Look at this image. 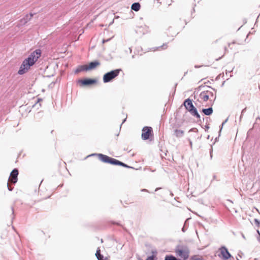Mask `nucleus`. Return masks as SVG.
<instances>
[{
  "label": "nucleus",
  "instance_id": "f257e3e1",
  "mask_svg": "<svg viewBox=\"0 0 260 260\" xmlns=\"http://www.w3.org/2000/svg\"><path fill=\"white\" fill-rule=\"evenodd\" d=\"M42 51L40 49H36L28 56V57L24 59L21 64L20 69L18 72L19 75L25 74L38 60V58L41 56Z\"/></svg>",
  "mask_w": 260,
  "mask_h": 260
},
{
  "label": "nucleus",
  "instance_id": "f03ea898",
  "mask_svg": "<svg viewBox=\"0 0 260 260\" xmlns=\"http://www.w3.org/2000/svg\"><path fill=\"white\" fill-rule=\"evenodd\" d=\"M96 155L98 156L99 159L101 160L102 162H104L105 163L113 165L115 166H120L125 168H132V167H131L127 165L126 164L123 163V162H121L117 159H116L114 158L111 157L110 156H108L106 155L103 154L102 153H99V154H93L92 155Z\"/></svg>",
  "mask_w": 260,
  "mask_h": 260
},
{
  "label": "nucleus",
  "instance_id": "7ed1b4c3",
  "mask_svg": "<svg viewBox=\"0 0 260 260\" xmlns=\"http://www.w3.org/2000/svg\"><path fill=\"white\" fill-rule=\"evenodd\" d=\"M208 87L210 88L211 90H207L202 91L199 94L198 101L201 102V101H203L204 102H206L208 100L212 101L215 100L216 95L213 93L215 90L210 87Z\"/></svg>",
  "mask_w": 260,
  "mask_h": 260
},
{
  "label": "nucleus",
  "instance_id": "20e7f679",
  "mask_svg": "<svg viewBox=\"0 0 260 260\" xmlns=\"http://www.w3.org/2000/svg\"><path fill=\"white\" fill-rule=\"evenodd\" d=\"M176 255L182 258L183 260H186L188 258L189 256V250L188 247L185 245H178L175 249Z\"/></svg>",
  "mask_w": 260,
  "mask_h": 260
},
{
  "label": "nucleus",
  "instance_id": "39448f33",
  "mask_svg": "<svg viewBox=\"0 0 260 260\" xmlns=\"http://www.w3.org/2000/svg\"><path fill=\"white\" fill-rule=\"evenodd\" d=\"M184 106L186 109L194 117L199 119L200 115L198 112V111L193 106L192 101L189 99H187L184 102Z\"/></svg>",
  "mask_w": 260,
  "mask_h": 260
},
{
  "label": "nucleus",
  "instance_id": "423d86ee",
  "mask_svg": "<svg viewBox=\"0 0 260 260\" xmlns=\"http://www.w3.org/2000/svg\"><path fill=\"white\" fill-rule=\"evenodd\" d=\"M121 69H116L106 73L103 76L104 83L110 82L112 79L116 78L119 74Z\"/></svg>",
  "mask_w": 260,
  "mask_h": 260
},
{
  "label": "nucleus",
  "instance_id": "0eeeda50",
  "mask_svg": "<svg viewBox=\"0 0 260 260\" xmlns=\"http://www.w3.org/2000/svg\"><path fill=\"white\" fill-rule=\"evenodd\" d=\"M18 173V170L17 169H14L11 172L9 179V181L7 183V186L9 190L12 191L13 190V188L10 186V184H15L17 182Z\"/></svg>",
  "mask_w": 260,
  "mask_h": 260
},
{
  "label": "nucleus",
  "instance_id": "6e6552de",
  "mask_svg": "<svg viewBox=\"0 0 260 260\" xmlns=\"http://www.w3.org/2000/svg\"><path fill=\"white\" fill-rule=\"evenodd\" d=\"M152 128L151 127L144 126L142 129V139L144 140H148L151 136Z\"/></svg>",
  "mask_w": 260,
  "mask_h": 260
},
{
  "label": "nucleus",
  "instance_id": "1a4fd4ad",
  "mask_svg": "<svg viewBox=\"0 0 260 260\" xmlns=\"http://www.w3.org/2000/svg\"><path fill=\"white\" fill-rule=\"evenodd\" d=\"M78 82L80 83L81 86H88L96 83L97 80L94 79L85 78L79 80Z\"/></svg>",
  "mask_w": 260,
  "mask_h": 260
},
{
  "label": "nucleus",
  "instance_id": "9d476101",
  "mask_svg": "<svg viewBox=\"0 0 260 260\" xmlns=\"http://www.w3.org/2000/svg\"><path fill=\"white\" fill-rule=\"evenodd\" d=\"M217 255L224 260L228 259V249L225 246L221 247L217 251Z\"/></svg>",
  "mask_w": 260,
  "mask_h": 260
},
{
  "label": "nucleus",
  "instance_id": "9b49d317",
  "mask_svg": "<svg viewBox=\"0 0 260 260\" xmlns=\"http://www.w3.org/2000/svg\"><path fill=\"white\" fill-rule=\"evenodd\" d=\"M87 71H88L87 68V65L80 66L75 70V73L78 74L80 72Z\"/></svg>",
  "mask_w": 260,
  "mask_h": 260
},
{
  "label": "nucleus",
  "instance_id": "f8f14e48",
  "mask_svg": "<svg viewBox=\"0 0 260 260\" xmlns=\"http://www.w3.org/2000/svg\"><path fill=\"white\" fill-rule=\"evenodd\" d=\"M100 64V62L98 61H93L90 62L87 66L88 70H90L94 69L96 66Z\"/></svg>",
  "mask_w": 260,
  "mask_h": 260
},
{
  "label": "nucleus",
  "instance_id": "ddd939ff",
  "mask_svg": "<svg viewBox=\"0 0 260 260\" xmlns=\"http://www.w3.org/2000/svg\"><path fill=\"white\" fill-rule=\"evenodd\" d=\"M184 134V132L183 131L180 130V129H175L174 131L173 134L176 137H177L178 138H180L183 136Z\"/></svg>",
  "mask_w": 260,
  "mask_h": 260
},
{
  "label": "nucleus",
  "instance_id": "4468645a",
  "mask_svg": "<svg viewBox=\"0 0 260 260\" xmlns=\"http://www.w3.org/2000/svg\"><path fill=\"white\" fill-rule=\"evenodd\" d=\"M202 112L206 116H210L213 113V109L212 107H209L207 109H203Z\"/></svg>",
  "mask_w": 260,
  "mask_h": 260
},
{
  "label": "nucleus",
  "instance_id": "2eb2a0df",
  "mask_svg": "<svg viewBox=\"0 0 260 260\" xmlns=\"http://www.w3.org/2000/svg\"><path fill=\"white\" fill-rule=\"evenodd\" d=\"M95 255L98 260H108L107 257L104 258V256L101 254V251L99 248L97 249Z\"/></svg>",
  "mask_w": 260,
  "mask_h": 260
},
{
  "label": "nucleus",
  "instance_id": "dca6fc26",
  "mask_svg": "<svg viewBox=\"0 0 260 260\" xmlns=\"http://www.w3.org/2000/svg\"><path fill=\"white\" fill-rule=\"evenodd\" d=\"M32 16L33 15L32 14L26 15L21 20V23L22 24L26 23V22H27V21L30 20Z\"/></svg>",
  "mask_w": 260,
  "mask_h": 260
},
{
  "label": "nucleus",
  "instance_id": "f3484780",
  "mask_svg": "<svg viewBox=\"0 0 260 260\" xmlns=\"http://www.w3.org/2000/svg\"><path fill=\"white\" fill-rule=\"evenodd\" d=\"M140 4L139 3H135L132 4L131 9L135 11H138L140 9Z\"/></svg>",
  "mask_w": 260,
  "mask_h": 260
},
{
  "label": "nucleus",
  "instance_id": "a211bd4d",
  "mask_svg": "<svg viewBox=\"0 0 260 260\" xmlns=\"http://www.w3.org/2000/svg\"><path fill=\"white\" fill-rule=\"evenodd\" d=\"M228 122V118H226L222 123L221 125V126H220V129H219V136L220 135V133H221V130L222 129V127H223V125L226 123V122Z\"/></svg>",
  "mask_w": 260,
  "mask_h": 260
},
{
  "label": "nucleus",
  "instance_id": "6ab92c4d",
  "mask_svg": "<svg viewBox=\"0 0 260 260\" xmlns=\"http://www.w3.org/2000/svg\"><path fill=\"white\" fill-rule=\"evenodd\" d=\"M165 260H174L173 255H167L165 257Z\"/></svg>",
  "mask_w": 260,
  "mask_h": 260
},
{
  "label": "nucleus",
  "instance_id": "aec40b11",
  "mask_svg": "<svg viewBox=\"0 0 260 260\" xmlns=\"http://www.w3.org/2000/svg\"><path fill=\"white\" fill-rule=\"evenodd\" d=\"M254 221L255 223L256 224V225L257 226H260V221L259 220H258L257 219H254Z\"/></svg>",
  "mask_w": 260,
  "mask_h": 260
},
{
  "label": "nucleus",
  "instance_id": "412c9836",
  "mask_svg": "<svg viewBox=\"0 0 260 260\" xmlns=\"http://www.w3.org/2000/svg\"><path fill=\"white\" fill-rule=\"evenodd\" d=\"M155 259V255H151L149 256H148L146 260H154Z\"/></svg>",
  "mask_w": 260,
  "mask_h": 260
},
{
  "label": "nucleus",
  "instance_id": "4be33fe9",
  "mask_svg": "<svg viewBox=\"0 0 260 260\" xmlns=\"http://www.w3.org/2000/svg\"><path fill=\"white\" fill-rule=\"evenodd\" d=\"M151 253L152 254V255H155V258L156 257L157 253V251L156 250H152Z\"/></svg>",
  "mask_w": 260,
  "mask_h": 260
},
{
  "label": "nucleus",
  "instance_id": "5701e85b",
  "mask_svg": "<svg viewBox=\"0 0 260 260\" xmlns=\"http://www.w3.org/2000/svg\"><path fill=\"white\" fill-rule=\"evenodd\" d=\"M167 44H164L162 46H161L159 47L158 48H162V49H164L166 48H167Z\"/></svg>",
  "mask_w": 260,
  "mask_h": 260
},
{
  "label": "nucleus",
  "instance_id": "b1692460",
  "mask_svg": "<svg viewBox=\"0 0 260 260\" xmlns=\"http://www.w3.org/2000/svg\"><path fill=\"white\" fill-rule=\"evenodd\" d=\"M198 132V129H197L196 128H191V129L189 131V132Z\"/></svg>",
  "mask_w": 260,
  "mask_h": 260
},
{
  "label": "nucleus",
  "instance_id": "393cba45",
  "mask_svg": "<svg viewBox=\"0 0 260 260\" xmlns=\"http://www.w3.org/2000/svg\"><path fill=\"white\" fill-rule=\"evenodd\" d=\"M205 131H207L209 128V124H206L205 126Z\"/></svg>",
  "mask_w": 260,
  "mask_h": 260
},
{
  "label": "nucleus",
  "instance_id": "a878e982",
  "mask_svg": "<svg viewBox=\"0 0 260 260\" xmlns=\"http://www.w3.org/2000/svg\"><path fill=\"white\" fill-rule=\"evenodd\" d=\"M12 214L13 215L12 219H13L14 218V208L13 207H12Z\"/></svg>",
  "mask_w": 260,
  "mask_h": 260
},
{
  "label": "nucleus",
  "instance_id": "bb28decb",
  "mask_svg": "<svg viewBox=\"0 0 260 260\" xmlns=\"http://www.w3.org/2000/svg\"><path fill=\"white\" fill-rule=\"evenodd\" d=\"M188 141H189V142L190 146L191 148H192V143L191 141L190 140V139H188Z\"/></svg>",
  "mask_w": 260,
  "mask_h": 260
},
{
  "label": "nucleus",
  "instance_id": "cd10ccee",
  "mask_svg": "<svg viewBox=\"0 0 260 260\" xmlns=\"http://www.w3.org/2000/svg\"><path fill=\"white\" fill-rule=\"evenodd\" d=\"M110 40V39H107V40H104H104H103V41H102V43H103V44H104L105 43L107 42L108 41H109Z\"/></svg>",
  "mask_w": 260,
  "mask_h": 260
},
{
  "label": "nucleus",
  "instance_id": "c85d7f7f",
  "mask_svg": "<svg viewBox=\"0 0 260 260\" xmlns=\"http://www.w3.org/2000/svg\"><path fill=\"white\" fill-rule=\"evenodd\" d=\"M231 258H233V257L232 256L231 254L230 253V252H229V260H231Z\"/></svg>",
  "mask_w": 260,
  "mask_h": 260
},
{
  "label": "nucleus",
  "instance_id": "c756f323",
  "mask_svg": "<svg viewBox=\"0 0 260 260\" xmlns=\"http://www.w3.org/2000/svg\"><path fill=\"white\" fill-rule=\"evenodd\" d=\"M212 151H213V150H212V149L211 148V149H210V157H211V158H212Z\"/></svg>",
  "mask_w": 260,
  "mask_h": 260
},
{
  "label": "nucleus",
  "instance_id": "7c9ffc66",
  "mask_svg": "<svg viewBox=\"0 0 260 260\" xmlns=\"http://www.w3.org/2000/svg\"><path fill=\"white\" fill-rule=\"evenodd\" d=\"M141 191H145V192H149L148 190L146 189H142L141 190Z\"/></svg>",
  "mask_w": 260,
  "mask_h": 260
},
{
  "label": "nucleus",
  "instance_id": "2f4dec72",
  "mask_svg": "<svg viewBox=\"0 0 260 260\" xmlns=\"http://www.w3.org/2000/svg\"><path fill=\"white\" fill-rule=\"evenodd\" d=\"M174 260H180V258H178L173 255Z\"/></svg>",
  "mask_w": 260,
  "mask_h": 260
},
{
  "label": "nucleus",
  "instance_id": "473e14b6",
  "mask_svg": "<svg viewBox=\"0 0 260 260\" xmlns=\"http://www.w3.org/2000/svg\"><path fill=\"white\" fill-rule=\"evenodd\" d=\"M185 231H186V230H185V227H184V226H183V227L182 228V231L183 232H185Z\"/></svg>",
  "mask_w": 260,
  "mask_h": 260
},
{
  "label": "nucleus",
  "instance_id": "72a5a7b5",
  "mask_svg": "<svg viewBox=\"0 0 260 260\" xmlns=\"http://www.w3.org/2000/svg\"><path fill=\"white\" fill-rule=\"evenodd\" d=\"M245 111H246V108H244V109H243L242 111V114H243L244 112H245Z\"/></svg>",
  "mask_w": 260,
  "mask_h": 260
},
{
  "label": "nucleus",
  "instance_id": "f704fd0d",
  "mask_svg": "<svg viewBox=\"0 0 260 260\" xmlns=\"http://www.w3.org/2000/svg\"><path fill=\"white\" fill-rule=\"evenodd\" d=\"M232 44H236V42H235V41H233L232 43ZM237 44L239 45L240 43H237Z\"/></svg>",
  "mask_w": 260,
  "mask_h": 260
},
{
  "label": "nucleus",
  "instance_id": "c9c22d12",
  "mask_svg": "<svg viewBox=\"0 0 260 260\" xmlns=\"http://www.w3.org/2000/svg\"><path fill=\"white\" fill-rule=\"evenodd\" d=\"M126 118H125L123 120V121H122V122L121 124H123V123L126 121Z\"/></svg>",
  "mask_w": 260,
  "mask_h": 260
},
{
  "label": "nucleus",
  "instance_id": "e433bc0d",
  "mask_svg": "<svg viewBox=\"0 0 260 260\" xmlns=\"http://www.w3.org/2000/svg\"><path fill=\"white\" fill-rule=\"evenodd\" d=\"M170 195L171 196V197H173L174 196V194H173V193L172 192H170Z\"/></svg>",
  "mask_w": 260,
  "mask_h": 260
},
{
  "label": "nucleus",
  "instance_id": "4c0bfd02",
  "mask_svg": "<svg viewBox=\"0 0 260 260\" xmlns=\"http://www.w3.org/2000/svg\"><path fill=\"white\" fill-rule=\"evenodd\" d=\"M160 188H156L155 189V191H157L158 190H159Z\"/></svg>",
  "mask_w": 260,
  "mask_h": 260
},
{
  "label": "nucleus",
  "instance_id": "58836bf2",
  "mask_svg": "<svg viewBox=\"0 0 260 260\" xmlns=\"http://www.w3.org/2000/svg\"><path fill=\"white\" fill-rule=\"evenodd\" d=\"M199 67H198V66H195V68H199Z\"/></svg>",
  "mask_w": 260,
  "mask_h": 260
},
{
  "label": "nucleus",
  "instance_id": "ea45409f",
  "mask_svg": "<svg viewBox=\"0 0 260 260\" xmlns=\"http://www.w3.org/2000/svg\"><path fill=\"white\" fill-rule=\"evenodd\" d=\"M225 74H228V71L227 70H225Z\"/></svg>",
  "mask_w": 260,
  "mask_h": 260
},
{
  "label": "nucleus",
  "instance_id": "a19ab883",
  "mask_svg": "<svg viewBox=\"0 0 260 260\" xmlns=\"http://www.w3.org/2000/svg\"><path fill=\"white\" fill-rule=\"evenodd\" d=\"M224 83H225V81H223V82L222 83V85H223Z\"/></svg>",
  "mask_w": 260,
  "mask_h": 260
},
{
  "label": "nucleus",
  "instance_id": "79ce46f5",
  "mask_svg": "<svg viewBox=\"0 0 260 260\" xmlns=\"http://www.w3.org/2000/svg\"><path fill=\"white\" fill-rule=\"evenodd\" d=\"M135 57V56L134 55H133L132 56V58H134Z\"/></svg>",
  "mask_w": 260,
  "mask_h": 260
},
{
  "label": "nucleus",
  "instance_id": "37998d69",
  "mask_svg": "<svg viewBox=\"0 0 260 260\" xmlns=\"http://www.w3.org/2000/svg\"><path fill=\"white\" fill-rule=\"evenodd\" d=\"M231 44L229 43V47H230Z\"/></svg>",
  "mask_w": 260,
  "mask_h": 260
},
{
  "label": "nucleus",
  "instance_id": "c03bdc74",
  "mask_svg": "<svg viewBox=\"0 0 260 260\" xmlns=\"http://www.w3.org/2000/svg\"><path fill=\"white\" fill-rule=\"evenodd\" d=\"M228 201H229V202H232V201H231V200H228Z\"/></svg>",
  "mask_w": 260,
  "mask_h": 260
},
{
  "label": "nucleus",
  "instance_id": "a18cd8bd",
  "mask_svg": "<svg viewBox=\"0 0 260 260\" xmlns=\"http://www.w3.org/2000/svg\"><path fill=\"white\" fill-rule=\"evenodd\" d=\"M237 260H239V258H237Z\"/></svg>",
  "mask_w": 260,
  "mask_h": 260
},
{
  "label": "nucleus",
  "instance_id": "49530a36",
  "mask_svg": "<svg viewBox=\"0 0 260 260\" xmlns=\"http://www.w3.org/2000/svg\"><path fill=\"white\" fill-rule=\"evenodd\" d=\"M258 241L260 242V241L258 240Z\"/></svg>",
  "mask_w": 260,
  "mask_h": 260
}]
</instances>
